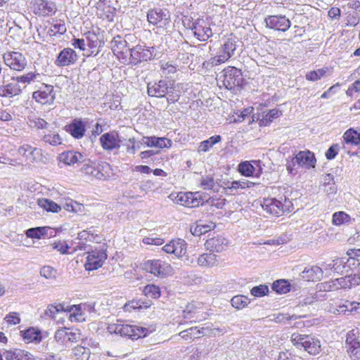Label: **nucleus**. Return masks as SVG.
I'll return each instance as SVG.
<instances>
[{
    "label": "nucleus",
    "instance_id": "f257e3e1",
    "mask_svg": "<svg viewBox=\"0 0 360 360\" xmlns=\"http://www.w3.org/2000/svg\"><path fill=\"white\" fill-rule=\"evenodd\" d=\"M238 46L239 40L233 34L222 38L217 55L204 62L203 65L209 68L226 62L236 55Z\"/></svg>",
    "mask_w": 360,
    "mask_h": 360
},
{
    "label": "nucleus",
    "instance_id": "f03ea898",
    "mask_svg": "<svg viewBox=\"0 0 360 360\" xmlns=\"http://www.w3.org/2000/svg\"><path fill=\"white\" fill-rule=\"evenodd\" d=\"M182 22L184 26L190 30L194 37L200 41H206L213 35L209 23L202 18L193 20L191 17L184 16Z\"/></svg>",
    "mask_w": 360,
    "mask_h": 360
},
{
    "label": "nucleus",
    "instance_id": "7ed1b4c3",
    "mask_svg": "<svg viewBox=\"0 0 360 360\" xmlns=\"http://www.w3.org/2000/svg\"><path fill=\"white\" fill-rule=\"evenodd\" d=\"M83 163L81 171L98 179H107L113 174L112 172L110 171V165L106 162H93L85 159Z\"/></svg>",
    "mask_w": 360,
    "mask_h": 360
},
{
    "label": "nucleus",
    "instance_id": "20e7f679",
    "mask_svg": "<svg viewBox=\"0 0 360 360\" xmlns=\"http://www.w3.org/2000/svg\"><path fill=\"white\" fill-rule=\"evenodd\" d=\"M291 342L297 348H303L309 354L316 355L321 350V343L319 339L309 335L293 333Z\"/></svg>",
    "mask_w": 360,
    "mask_h": 360
},
{
    "label": "nucleus",
    "instance_id": "39448f33",
    "mask_svg": "<svg viewBox=\"0 0 360 360\" xmlns=\"http://www.w3.org/2000/svg\"><path fill=\"white\" fill-rule=\"evenodd\" d=\"M218 80L222 82L226 89L231 90L236 87L241 86L244 78L240 69L228 66L221 72Z\"/></svg>",
    "mask_w": 360,
    "mask_h": 360
},
{
    "label": "nucleus",
    "instance_id": "423d86ee",
    "mask_svg": "<svg viewBox=\"0 0 360 360\" xmlns=\"http://www.w3.org/2000/svg\"><path fill=\"white\" fill-rule=\"evenodd\" d=\"M110 333L128 336L131 339H139L146 336L148 329L143 327L124 324H112L108 326Z\"/></svg>",
    "mask_w": 360,
    "mask_h": 360
},
{
    "label": "nucleus",
    "instance_id": "0eeeda50",
    "mask_svg": "<svg viewBox=\"0 0 360 360\" xmlns=\"http://www.w3.org/2000/svg\"><path fill=\"white\" fill-rule=\"evenodd\" d=\"M143 269L160 278L170 276L173 273L172 266L160 259H152L145 262L143 264Z\"/></svg>",
    "mask_w": 360,
    "mask_h": 360
},
{
    "label": "nucleus",
    "instance_id": "6e6552de",
    "mask_svg": "<svg viewBox=\"0 0 360 360\" xmlns=\"http://www.w3.org/2000/svg\"><path fill=\"white\" fill-rule=\"evenodd\" d=\"M316 160L314 154L309 150L300 151L290 162L286 165L287 170L290 174H294V167L298 165L306 169L314 167Z\"/></svg>",
    "mask_w": 360,
    "mask_h": 360
},
{
    "label": "nucleus",
    "instance_id": "1a4fd4ad",
    "mask_svg": "<svg viewBox=\"0 0 360 360\" xmlns=\"http://www.w3.org/2000/svg\"><path fill=\"white\" fill-rule=\"evenodd\" d=\"M154 47L136 45L130 49L129 57L127 63L136 65L142 61H148L153 58Z\"/></svg>",
    "mask_w": 360,
    "mask_h": 360
},
{
    "label": "nucleus",
    "instance_id": "9d476101",
    "mask_svg": "<svg viewBox=\"0 0 360 360\" xmlns=\"http://www.w3.org/2000/svg\"><path fill=\"white\" fill-rule=\"evenodd\" d=\"M291 201L285 198L284 202L277 199H265L262 204L263 209L272 215L281 216L285 212H291Z\"/></svg>",
    "mask_w": 360,
    "mask_h": 360
},
{
    "label": "nucleus",
    "instance_id": "9b49d317",
    "mask_svg": "<svg viewBox=\"0 0 360 360\" xmlns=\"http://www.w3.org/2000/svg\"><path fill=\"white\" fill-rule=\"evenodd\" d=\"M3 59L13 70L22 71L27 65L26 57L19 51H7L3 54Z\"/></svg>",
    "mask_w": 360,
    "mask_h": 360
},
{
    "label": "nucleus",
    "instance_id": "f8f14e48",
    "mask_svg": "<svg viewBox=\"0 0 360 360\" xmlns=\"http://www.w3.org/2000/svg\"><path fill=\"white\" fill-rule=\"evenodd\" d=\"M207 330H210V334L214 335H217L219 334H224V329H221L219 328H216L214 329H209L208 327H206V328L202 327L201 328H198V327L195 326V327H191L189 328L181 330L179 333V335L184 340H192L195 338H199L201 336H204V335H207Z\"/></svg>",
    "mask_w": 360,
    "mask_h": 360
},
{
    "label": "nucleus",
    "instance_id": "ddd939ff",
    "mask_svg": "<svg viewBox=\"0 0 360 360\" xmlns=\"http://www.w3.org/2000/svg\"><path fill=\"white\" fill-rule=\"evenodd\" d=\"M110 44L113 53L119 60H122V63H127L128 61V53L130 51V48L127 47V40L120 35H117L113 37Z\"/></svg>",
    "mask_w": 360,
    "mask_h": 360
},
{
    "label": "nucleus",
    "instance_id": "4468645a",
    "mask_svg": "<svg viewBox=\"0 0 360 360\" xmlns=\"http://www.w3.org/2000/svg\"><path fill=\"white\" fill-rule=\"evenodd\" d=\"M264 22L268 28L281 32L287 31L291 25L289 18L283 15H268Z\"/></svg>",
    "mask_w": 360,
    "mask_h": 360
},
{
    "label": "nucleus",
    "instance_id": "2eb2a0df",
    "mask_svg": "<svg viewBox=\"0 0 360 360\" xmlns=\"http://www.w3.org/2000/svg\"><path fill=\"white\" fill-rule=\"evenodd\" d=\"M33 13L39 16H51L57 11L56 4L52 1L34 0L32 1Z\"/></svg>",
    "mask_w": 360,
    "mask_h": 360
},
{
    "label": "nucleus",
    "instance_id": "dca6fc26",
    "mask_svg": "<svg viewBox=\"0 0 360 360\" xmlns=\"http://www.w3.org/2000/svg\"><path fill=\"white\" fill-rule=\"evenodd\" d=\"M18 153L29 162L34 163L43 161L42 150L30 144L20 146L18 149Z\"/></svg>",
    "mask_w": 360,
    "mask_h": 360
},
{
    "label": "nucleus",
    "instance_id": "f3484780",
    "mask_svg": "<svg viewBox=\"0 0 360 360\" xmlns=\"http://www.w3.org/2000/svg\"><path fill=\"white\" fill-rule=\"evenodd\" d=\"M32 98L41 104H52L56 98L53 86L44 84L38 91L33 92Z\"/></svg>",
    "mask_w": 360,
    "mask_h": 360
},
{
    "label": "nucleus",
    "instance_id": "a211bd4d",
    "mask_svg": "<svg viewBox=\"0 0 360 360\" xmlns=\"http://www.w3.org/2000/svg\"><path fill=\"white\" fill-rule=\"evenodd\" d=\"M345 347L352 360H360V342L356 337L354 330L347 333Z\"/></svg>",
    "mask_w": 360,
    "mask_h": 360
},
{
    "label": "nucleus",
    "instance_id": "6ab92c4d",
    "mask_svg": "<svg viewBox=\"0 0 360 360\" xmlns=\"http://www.w3.org/2000/svg\"><path fill=\"white\" fill-rule=\"evenodd\" d=\"M147 18L150 24L162 27L168 23L169 15L166 9L157 8L150 10L148 12Z\"/></svg>",
    "mask_w": 360,
    "mask_h": 360
},
{
    "label": "nucleus",
    "instance_id": "aec40b11",
    "mask_svg": "<svg viewBox=\"0 0 360 360\" xmlns=\"http://www.w3.org/2000/svg\"><path fill=\"white\" fill-rule=\"evenodd\" d=\"M162 250L168 254H173L176 257H181L186 253V243L181 238L172 240L166 244Z\"/></svg>",
    "mask_w": 360,
    "mask_h": 360
},
{
    "label": "nucleus",
    "instance_id": "412c9836",
    "mask_svg": "<svg viewBox=\"0 0 360 360\" xmlns=\"http://www.w3.org/2000/svg\"><path fill=\"white\" fill-rule=\"evenodd\" d=\"M77 60V54L75 51L70 48H65L60 51L55 63L58 67H65L74 64Z\"/></svg>",
    "mask_w": 360,
    "mask_h": 360
},
{
    "label": "nucleus",
    "instance_id": "4be33fe9",
    "mask_svg": "<svg viewBox=\"0 0 360 360\" xmlns=\"http://www.w3.org/2000/svg\"><path fill=\"white\" fill-rule=\"evenodd\" d=\"M147 92L149 96L162 98L169 93V86L165 80L158 82H149L147 86Z\"/></svg>",
    "mask_w": 360,
    "mask_h": 360
},
{
    "label": "nucleus",
    "instance_id": "5701e85b",
    "mask_svg": "<svg viewBox=\"0 0 360 360\" xmlns=\"http://www.w3.org/2000/svg\"><path fill=\"white\" fill-rule=\"evenodd\" d=\"M228 240L222 236H217L206 240L205 245L212 252H221L228 247Z\"/></svg>",
    "mask_w": 360,
    "mask_h": 360
},
{
    "label": "nucleus",
    "instance_id": "b1692460",
    "mask_svg": "<svg viewBox=\"0 0 360 360\" xmlns=\"http://www.w3.org/2000/svg\"><path fill=\"white\" fill-rule=\"evenodd\" d=\"M65 129L76 139H82L86 131L85 123L79 118L74 119L71 123L65 126Z\"/></svg>",
    "mask_w": 360,
    "mask_h": 360
},
{
    "label": "nucleus",
    "instance_id": "393cba45",
    "mask_svg": "<svg viewBox=\"0 0 360 360\" xmlns=\"http://www.w3.org/2000/svg\"><path fill=\"white\" fill-rule=\"evenodd\" d=\"M105 259L106 255L105 253L92 252L91 253L89 254L86 257L85 268L89 271L97 269L103 265V263Z\"/></svg>",
    "mask_w": 360,
    "mask_h": 360
},
{
    "label": "nucleus",
    "instance_id": "a878e982",
    "mask_svg": "<svg viewBox=\"0 0 360 360\" xmlns=\"http://www.w3.org/2000/svg\"><path fill=\"white\" fill-rule=\"evenodd\" d=\"M59 160L67 165L85 162V156L74 150L65 151L60 154Z\"/></svg>",
    "mask_w": 360,
    "mask_h": 360
},
{
    "label": "nucleus",
    "instance_id": "bb28decb",
    "mask_svg": "<svg viewBox=\"0 0 360 360\" xmlns=\"http://www.w3.org/2000/svg\"><path fill=\"white\" fill-rule=\"evenodd\" d=\"M115 136L116 131L107 132L101 135L100 142L104 150H112L120 148V145L117 143Z\"/></svg>",
    "mask_w": 360,
    "mask_h": 360
},
{
    "label": "nucleus",
    "instance_id": "cd10ccee",
    "mask_svg": "<svg viewBox=\"0 0 360 360\" xmlns=\"http://www.w3.org/2000/svg\"><path fill=\"white\" fill-rule=\"evenodd\" d=\"M14 82H10L6 84H4V82L3 84L0 86V96L1 97H13L15 96L19 95L21 91V87L19 85V82L16 81H13Z\"/></svg>",
    "mask_w": 360,
    "mask_h": 360
},
{
    "label": "nucleus",
    "instance_id": "c85d7f7f",
    "mask_svg": "<svg viewBox=\"0 0 360 360\" xmlns=\"http://www.w3.org/2000/svg\"><path fill=\"white\" fill-rule=\"evenodd\" d=\"M337 285L341 287V289H350L360 284L359 274H351L344 277L338 278Z\"/></svg>",
    "mask_w": 360,
    "mask_h": 360
},
{
    "label": "nucleus",
    "instance_id": "c756f323",
    "mask_svg": "<svg viewBox=\"0 0 360 360\" xmlns=\"http://www.w3.org/2000/svg\"><path fill=\"white\" fill-rule=\"evenodd\" d=\"M143 142L148 147H155L158 148H169L172 146V142L170 139L163 137L144 136Z\"/></svg>",
    "mask_w": 360,
    "mask_h": 360
},
{
    "label": "nucleus",
    "instance_id": "7c9ffc66",
    "mask_svg": "<svg viewBox=\"0 0 360 360\" xmlns=\"http://www.w3.org/2000/svg\"><path fill=\"white\" fill-rule=\"evenodd\" d=\"M301 276L309 281H320L323 277V270L318 266H312L305 268L301 273Z\"/></svg>",
    "mask_w": 360,
    "mask_h": 360
},
{
    "label": "nucleus",
    "instance_id": "2f4dec72",
    "mask_svg": "<svg viewBox=\"0 0 360 360\" xmlns=\"http://www.w3.org/2000/svg\"><path fill=\"white\" fill-rule=\"evenodd\" d=\"M25 234L27 238L40 239L41 238L51 236L53 231L49 227L39 226L27 229Z\"/></svg>",
    "mask_w": 360,
    "mask_h": 360
},
{
    "label": "nucleus",
    "instance_id": "473e14b6",
    "mask_svg": "<svg viewBox=\"0 0 360 360\" xmlns=\"http://www.w3.org/2000/svg\"><path fill=\"white\" fill-rule=\"evenodd\" d=\"M4 355L6 360H34L32 354L20 349L6 351Z\"/></svg>",
    "mask_w": 360,
    "mask_h": 360
},
{
    "label": "nucleus",
    "instance_id": "72a5a7b5",
    "mask_svg": "<svg viewBox=\"0 0 360 360\" xmlns=\"http://www.w3.org/2000/svg\"><path fill=\"white\" fill-rule=\"evenodd\" d=\"M150 305V300H133L127 302L123 309L125 311L131 312L132 310L148 309Z\"/></svg>",
    "mask_w": 360,
    "mask_h": 360
},
{
    "label": "nucleus",
    "instance_id": "f704fd0d",
    "mask_svg": "<svg viewBox=\"0 0 360 360\" xmlns=\"http://www.w3.org/2000/svg\"><path fill=\"white\" fill-rule=\"evenodd\" d=\"M197 262L200 266H214L217 263V255L212 252L203 253L198 257Z\"/></svg>",
    "mask_w": 360,
    "mask_h": 360
},
{
    "label": "nucleus",
    "instance_id": "c9c22d12",
    "mask_svg": "<svg viewBox=\"0 0 360 360\" xmlns=\"http://www.w3.org/2000/svg\"><path fill=\"white\" fill-rule=\"evenodd\" d=\"M339 314H345L347 311L352 314H360V302L346 301L342 305H340L338 309Z\"/></svg>",
    "mask_w": 360,
    "mask_h": 360
},
{
    "label": "nucleus",
    "instance_id": "e433bc0d",
    "mask_svg": "<svg viewBox=\"0 0 360 360\" xmlns=\"http://www.w3.org/2000/svg\"><path fill=\"white\" fill-rule=\"evenodd\" d=\"M38 205L47 212L57 213L60 211L61 207L56 202L47 198H41L38 200Z\"/></svg>",
    "mask_w": 360,
    "mask_h": 360
},
{
    "label": "nucleus",
    "instance_id": "4c0bfd02",
    "mask_svg": "<svg viewBox=\"0 0 360 360\" xmlns=\"http://www.w3.org/2000/svg\"><path fill=\"white\" fill-rule=\"evenodd\" d=\"M27 120L30 127L37 129H46L50 125L46 120L34 115H29Z\"/></svg>",
    "mask_w": 360,
    "mask_h": 360
},
{
    "label": "nucleus",
    "instance_id": "58836bf2",
    "mask_svg": "<svg viewBox=\"0 0 360 360\" xmlns=\"http://www.w3.org/2000/svg\"><path fill=\"white\" fill-rule=\"evenodd\" d=\"M72 354L77 360H89L90 349L87 347L78 345L72 349Z\"/></svg>",
    "mask_w": 360,
    "mask_h": 360
},
{
    "label": "nucleus",
    "instance_id": "ea45409f",
    "mask_svg": "<svg viewBox=\"0 0 360 360\" xmlns=\"http://www.w3.org/2000/svg\"><path fill=\"white\" fill-rule=\"evenodd\" d=\"M221 141V137L219 135H215L210 137L208 139L202 141L198 147L199 152H207L214 145L220 142Z\"/></svg>",
    "mask_w": 360,
    "mask_h": 360
},
{
    "label": "nucleus",
    "instance_id": "a19ab883",
    "mask_svg": "<svg viewBox=\"0 0 360 360\" xmlns=\"http://www.w3.org/2000/svg\"><path fill=\"white\" fill-rule=\"evenodd\" d=\"M39 77H40V74L35 72H30L25 74L23 75H21V76H18L16 77H13L11 78V80L16 81L17 82L22 83V84H30L32 82L37 80L38 78H39Z\"/></svg>",
    "mask_w": 360,
    "mask_h": 360
},
{
    "label": "nucleus",
    "instance_id": "79ce46f5",
    "mask_svg": "<svg viewBox=\"0 0 360 360\" xmlns=\"http://www.w3.org/2000/svg\"><path fill=\"white\" fill-rule=\"evenodd\" d=\"M346 143L357 146L360 143V133L353 129L347 130L343 136Z\"/></svg>",
    "mask_w": 360,
    "mask_h": 360
},
{
    "label": "nucleus",
    "instance_id": "37998d69",
    "mask_svg": "<svg viewBox=\"0 0 360 360\" xmlns=\"http://www.w3.org/2000/svg\"><path fill=\"white\" fill-rule=\"evenodd\" d=\"M66 26L61 20H56L50 27L49 33L51 36H56L57 34H63L66 32Z\"/></svg>",
    "mask_w": 360,
    "mask_h": 360
},
{
    "label": "nucleus",
    "instance_id": "c03bdc74",
    "mask_svg": "<svg viewBox=\"0 0 360 360\" xmlns=\"http://www.w3.org/2000/svg\"><path fill=\"white\" fill-rule=\"evenodd\" d=\"M23 338L27 342H39L41 340V333L33 328H28L23 333Z\"/></svg>",
    "mask_w": 360,
    "mask_h": 360
},
{
    "label": "nucleus",
    "instance_id": "a18cd8bd",
    "mask_svg": "<svg viewBox=\"0 0 360 360\" xmlns=\"http://www.w3.org/2000/svg\"><path fill=\"white\" fill-rule=\"evenodd\" d=\"M42 141L51 146H56L62 143V139L59 134L54 131H49L42 137Z\"/></svg>",
    "mask_w": 360,
    "mask_h": 360
},
{
    "label": "nucleus",
    "instance_id": "49530a36",
    "mask_svg": "<svg viewBox=\"0 0 360 360\" xmlns=\"http://www.w3.org/2000/svg\"><path fill=\"white\" fill-rule=\"evenodd\" d=\"M282 115L281 111L277 109L270 110L266 115H263L260 122L264 126L270 124L273 120Z\"/></svg>",
    "mask_w": 360,
    "mask_h": 360
},
{
    "label": "nucleus",
    "instance_id": "de8ad7c7",
    "mask_svg": "<svg viewBox=\"0 0 360 360\" xmlns=\"http://www.w3.org/2000/svg\"><path fill=\"white\" fill-rule=\"evenodd\" d=\"M272 289L279 294H283L290 291V285L285 280H277L273 283Z\"/></svg>",
    "mask_w": 360,
    "mask_h": 360
},
{
    "label": "nucleus",
    "instance_id": "09e8293b",
    "mask_svg": "<svg viewBox=\"0 0 360 360\" xmlns=\"http://www.w3.org/2000/svg\"><path fill=\"white\" fill-rule=\"evenodd\" d=\"M65 309L64 304H49L44 311V315L49 318L54 319L58 313L64 311Z\"/></svg>",
    "mask_w": 360,
    "mask_h": 360
},
{
    "label": "nucleus",
    "instance_id": "8fccbe9b",
    "mask_svg": "<svg viewBox=\"0 0 360 360\" xmlns=\"http://www.w3.org/2000/svg\"><path fill=\"white\" fill-rule=\"evenodd\" d=\"M144 295L153 299H157L160 297L161 291L158 285L153 284L146 285L143 290Z\"/></svg>",
    "mask_w": 360,
    "mask_h": 360
},
{
    "label": "nucleus",
    "instance_id": "3c124183",
    "mask_svg": "<svg viewBox=\"0 0 360 360\" xmlns=\"http://www.w3.org/2000/svg\"><path fill=\"white\" fill-rule=\"evenodd\" d=\"M238 172L243 176H250L255 171L254 166L248 161H244L238 165Z\"/></svg>",
    "mask_w": 360,
    "mask_h": 360
},
{
    "label": "nucleus",
    "instance_id": "603ef678",
    "mask_svg": "<svg viewBox=\"0 0 360 360\" xmlns=\"http://www.w3.org/2000/svg\"><path fill=\"white\" fill-rule=\"evenodd\" d=\"M249 302L248 298L243 295L234 296L231 300V305L238 309L244 308Z\"/></svg>",
    "mask_w": 360,
    "mask_h": 360
},
{
    "label": "nucleus",
    "instance_id": "864d4df0",
    "mask_svg": "<svg viewBox=\"0 0 360 360\" xmlns=\"http://www.w3.org/2000/svg\"><path fill=\"white\" fill-rule=\"evenodd\" d=\"M327 68L318 69L317 70L310 71L306 74L305 77L309 81L316 82L319 80L322 77H323L325 74L327 72Z\"/></svg>",
    "mask_w": 360,
    "mask_h": 360
},
{
    "label": "nucleus",
    "instance_id": "5fc2aeb1",
    "mask_svg": "<svg viewBox=\"0 0 360 360\" xmlns=\"http://www.w3.org/2000/svg\"><path fill=\"white\" fill-rule=\"evenodd\" d=\"M333 224L335 225H341L350 221V217L345 212H337L333 215Z\"/></svg>",
    "mask_w": 360,
    "mask_h": 360
},
{
    "label": "nucleus",
    "instance_id": "6e6d98bb",
    "mask_svg": "<svg viewBox=\"0 0 360 360\" xmlns=\"http://www.w3.org/2000/svg\"><path fill=\"white\" fill-rule=\"evenodd\" d=\"M57 274V270L51 266H44L40 269V275L47 279H54Z\"/></svg>",
    "mask_w": 360,
    "mask_h": 360
},
{
    "label": "nucleus",
    "instance_id": "4d7b16f0",
    "mask_svg": "<svg viewBox=\"0 0 360 360\" xmlns=\"http://www.w3.org/2000/svg\"><path fill=\"white\" fill-rule=\"evenodd\" d=\"M250 292L254 297H262L269 292V287L266 285L255 286L251 289Z\"/></svg>",
    "mask_w": 360,
    "mask_h": 360
},
{
    "label": "nucleus",
    "instance_id": "13d9d810",
    "mask_svg": "<svg viewBox=\"0 0 360 360\" xmlns=\"http://www.w3.org/2000/svg\"><path fill=\"white\" fill-rule=\"evenodd\" d=\"M86 38L89 42V46L91 49L101 46V41L94 32H88L86 33Z\"/></svg>",
    "mask_w": 360,
    "mask_h": 360
},
{
    "label": "nucleus",
    "instance_id": "bf43d9fd",
    "mask_svg": "<svg viewBox=\"0 0 360 360\" xmlns=\"http://www.w3.org/2000/svg\"><path fill=\"white\" fill-rule=\"evenodd\" d=\"M82 334L79 329L68 328L66 340L76 342L81 339Z\"/></svg>",
    "mask_w": 360,
    "mask_h": 360
},
{
    "label": "nucleus",
    "instance_id": "052dcab7",
    "mask_svg": "<svg viewBox=\"0 0 360 360\" xmlns=\"http://www.w3.org/2000/svg\"><path fill=\"white\" fill-rule=\"evenodd\" d=\"M200 186L204 190H211L214 186V180L213 176L207 175L202 176L200 180Z\"/></svg>",
    "mask_w": 360,
    "mask_h": 360
},
{
    "label": "nucleus",
    "instance_id": "680f3d73",
    "mask_svg": "<svg viewBox=\"0 0 360 360\" xmlns=\"http://www.w3.org/2000/svg\"><path fill=\"white\" fill-rule=\"evenodd\" d=\"M162 73L166 77H172L176 71V68L174 65L169 63H162L161 65Z\"/></svg>",
    "mask_w": 360,
    "mask_h": 360
},
{
    "label": "nucleus",
    "instance_id": "e2e57ef3",
    "mask_svg": "<svg viewBox=\"0 0 360 360\" xmlns=\"http://www.w3.org/2000/svg\"><path fill=\"white\" fill-rule=\"evenodd\" d=\"M193 193H180L177 195V200L179 201L182 205L188 207L187 203H191V199H193Z\"/></svg>",
    "mask_w": 360,
    "mask_h": 360
},
{
    "label": "nucleus",
    "instance_id": "0e129e2a",
    "mask_svg": "<svg viewBox=\"0 0 360 360\" xmlns=\"http://www.w3.org/2000/svg\"><path fill=\"white\" fill-rule=\"evenodd\" d=\"M347 259L345 257L342 258H336L333 260L334 264V271L337 273H340L345 268V264H346Z\"/></svg>",
    "mask_w": 360,
    "mask_h": 360
},
{
    "label": "nucleus",
    "instance_id": "69168bd1",
    "mask_svg": "<svg viewBox=\"0 0 360 360\" xmlns=\"http://www.w3.org/2000/svg\"><path fill=\"white\" fill-rule=\"evenodd\" d=\"M339 281L338 278L331 280L328 282H325L322 283V285L323 287V290L325 291H333V290H338L341 289V287H338L337 281Z\"/></svg>",
    "mask_w": 360,
    "mask_h": 360
},
{
    "label": "nucleus",
    "instance_id": "338daca9",
    "mask_svg": "<svg viewBox=\"0 0 360 360\" xmlns=\"http://www.w3.org/2000/svg\"><path fill=\"white\" fill-rule=\"evenodd\" d=\"M101 18L105 19L109 22L113 21L114 19V11L110 6L105 7V10H103L102 13L98 14Z\"/></svg>",
    "mask_w": 360,
    "mask_h": 360
},
{
    "label": "nucleus",
    "instance_id": "774afa93",
    "mask_svg": "<svg viewBox=\"0 0 360 360\" xmlns=\"http://www.w3.org/2000/svg\"><path fill=\"white\" fill-rule=\"evenodd\" d=\"M340 147L338 144H333L326 152V157L328 160H333L338 155Z\"/></svg>",
    "mask_w": 360,
    "mask_h": 360
}]
</instances>
